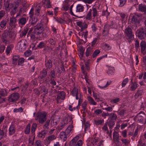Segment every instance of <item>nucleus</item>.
<instances>
[{
  "label": "nucleus",
  "mask_w": 146,
  "mask_h": 146,
  "mask_svg": "<svg viewBox=\"0 0 146 146\" xmlns=\"http://www.w3.org/2000/svg\"><path fill=\"white\" fill-rule=\"evenodd\" d=\"M13 5L12 4H10L8 0L6 1H4V6L6 10H10L13 6Z\"/></svg>",
  "instance_id": "4be33fe9"
},
{
  "label": "nucleus",
  "mask_w": 146,
  "mask_h": 146,
  "mask_svg": "<svg viewBox=\"0 0 146 146\" xmlns=\"http://www.w3.org/2000/svg\"><path fill=\"white\" fill-rule=\"evenodd\" d=\"M115 124V122L114 121H113V120H110L108 122V125L109 126L110 128H111L113 127Z\"/></svg>",
  "instance_id": "e2e57ef3"
},
{
  "label": "nucleus",
  "mask_w": 146,
  "mask_h": 146,
  "mask_svg": "<svg viewBox=\"0 0 146 146\" xmlns=\"http://www.w3.org/2000/svg\"><path fill=\"white\" fill-rule=\"evenodd\" d=\"M79 138L78 136L75 137L70 141L69 146H81L82 144V141L80 140L77 142Z\"/></svg>",
  "instance_id": "423d86ee"
},
{
  "label": "nucleus",
  "mask_w": 146,
  "mask_h": 146,
  "mask_svg": "<svg viewBox=\"0 0 146 146\" xmlns=\"http://www.w3.org/2000/svg\"><path fill=\"white\" fill-rule=\"evenodd\" d=\"M145 114L144 112L141 111L136 115L135 118L137 122L145 124H146V117Z\"/></svg>",
  "instance_id": "7ed1b4c3"
},
{
  "label": "nucleus",
  "mask_w": 146,
  "mask_h": 146,
  "mask_svg": "<svg viewBox=\"0 0 146 146\" xmlns=\"http://www.w3.org/2000/svg\"><path fill=\"white\" fill-rule=\"evenodd\" d=\"M19 94L18 93H13L8 97V100L10 102H13L16 101L19 98Z\"/></svg>",
  "instance_id": "1a4fd4ad"
},
{
  "label": "nucleus",
  "mask_w": 146,
  "mask_h": 146,
  "mask_svg": "<svg viewBox=\"0 0 146 146\" xmlns=\"http://www.w3.org/2000/svg\"><path fill=\"white\" fill-rule=\"evenodd\" d=\"M53 48L51 46H46V47H45L44 49V50L46 51L47 52H50L51 50H52Z\"/></svg>",
  "instance_id": "680f3d73"
},
{
  "label": "nucleus",
  "mask_w": 146,
  "mask_h": 146,
  "mask_svg": "<svg viewBox=\"0 0 146 146\" xmlns=\"http://www.w3.org/2000/svg\"><path fill=\"white\" fill-rule=\"evenodd\" d=\"M31 129V125L30 124H28L25 128V132L26 134H29L30 132Z\"/></svg>",
  "instance_id": "de8ad7c7"
},
{
  "label": "nucleus",
  "mask_w": 146,
  "mask_h": 146,
  "mask_svg": "<svg viewBox=\"0 0 146 146\" xmlns=\"http://www.w3.org/2000/svg\"><path fill=\"white\" fill-rule=\"evenodd\" d=\"M47 113L45 111H38L36 114L35 119L40 124H43L46 120Z\"/></svg>",
  "instance_id": "f03ea898"
},
{
  "label": "nucleus",
  "mask_w": 146,
  "mask_h": 146,
  "mask_svg": "<svg viewBox=\"0 0 146 146\" xmlns=\"http://www.w3.org/2000/svg\"><path fill=\"white\" fill-rule=\"evenodd\" d=\"M135 49L137 51H139V43L138 40H135Z\"/></svg>",
  "instance_id": "49530a36"
},
{
  "label": "nucleus",
  "mask_w": 146,
  "mask_h": 146,
  "mask_svg": "<svg viewBox=\"0 0 146 146\" xmlns=\"http://www.w3.org/2000/svg\"><path fill=\"white\" fill-rule=\"evenodd\" d=\"M59 121V118L56 117H54L51 122V125L52 126L56 125L58 123Z\"/></svg>",
  "instance_id": "393cba45"
},
{
  "label": "nucleus",
  "mask_w": 146,
  "mask_h": 146,
  "mask_svg": "<svg viewBox=\"0 0 146 146\" xmlns=\"http://www.w3.org/2000/svg\"><path fill=\"white\" fill-rule=\"evenodd\" d=\"M16 131V128L15 125L13 124H11L9 129V135H13Z\"/></svg>",
  "instance_id": "aec40b11"
},
{
  "label": "nucleus",
  "mask_w": 146,
  "mask_h": 146,
  "mask_svg": "<svg viewBox=\"0 0 146 146\" xmlns=\"http://www.w3.org/2000/svg\"><path fill=\"white\" fill-rule=\"evenodd\" d=\"M72 117L71 115L67 114L65 117L63 118V121L65 122V123H68V121H69V124L72 125L73 123L72 120Z\"/></svg>",
  "instance_id": "f8f14e48"
},
{
  "label": "nucleus",
  "mask_w": 146,
  "mask_h": 146,
  "mask_svg": "<svg viewBox=\"0 0 146 146\" xmlns=\"http://www.w3.org/2000/svg\"><path fill=\"white\" fill-rule=\"evenodd\" d=\"M17 19L13 16L10 17L9 19V26L11 27H15L16 26Z\"/></svg>",
  "instance_id": "a211bd4d"
},
{
  "label": "nucleus",
  "mask_w": 146,
  "mask_h": 146,
  "mask_svg": "<svg viewBox=\"0 0 146 146\" xmlns=\"http://www.w3.org/2000/svg\"><path fill=\"white\" fill-rule=\"evenodd\" d=\"M109 26L107 24L105 25L102 33V35L105 36H108L109 34Z\"/></svg>",
  "instance_id": "2eb2a0df"
},
{
  "label": "nucleus",
  "mask_w": 146,
  "mask_h": 146,
  "mask_svg": "<svg viewBox=\"0 0 146 146\" xmlns=\"http://www.w3.org/2000/svg\"><path fill=\"white\" fill-rule=\"evenodd\" d=\"M100 52V50L98 49L96 50L92 55V57L93 58L95 57Z\"/></svg>",
  "instance_id": "bf43d9fd"
},
{
  "label": "nucleus",
  "mask_w": 146,
  "mask_h": 146,
  "mask_svg": "<svg viewBox=\"0 0 146 146\" xmlns=\"http://www.w3.org/2000/svg\"><path fill=\"white\" fill-rule=\"evenodd\" d=\"M40 92L41 93H43V94L44 95L47 94L48 92V90L45 86H40Z\"/></svg>",
  "instance_id": "72a5a7b5"
},
{
  "label": "nucleus",
  "mask_w": 146,
  "mask_h": 146,
  "mask_svg": "<svg viewBox=\"0 0 146 146\" xmlns=\"http://www.w3.org/2000/svg\"><path fill=\"white\" fill-rule=\"evenodd\" d=\"M45 46H46V44L43 41H42L38 44L37 47L39 48H44Z\"/></svg>",
  "instance_id": "3c124183"
},
{
  "label": "nucleus",
  "mask_w": 146,
  "mask_h": 146,
  "mask_svg": "<svg viewBox=\"0 0 146 146\" xmlns=\"http://www.w3.org/2000/svg\"><path fill=\"white\" fill-rule=\"evenodd\" d=\"M87 99L90 105H96L97 104L94 101L93 98L91 96H88Z\"/></svg>",
  "instance_id": "58836bf2"
},
{
  "label": "nucleus",
  "mask_w": 146,
  "mask_h": 146,
  "mask_svg": "<svg viewBox=\"0 0 146 146\" xmlns=\"http://www.w3.org/2000/svg\"><path fill=\"white\" fill-rule=\"evenodd\" d=\"M45 4L46 7L48 8L51 7V5L50 4V2L49 0H44L42 2Z\"/></svg>",
  "instance_id": "8fccbe9b"
},
{
  "label": "nucleus",
  "mask_w": 146,
  "mask_h": 146,
  "mask_svg": "<svg viewBox=\"0 0 146 146\" xmlns=\"http://www.w3.org/2000/svg\"><path fill=\"white\" fill-rule=\"evenodd\" d=\"M71 93L73 96H75L76 100L78 99L79 92L78 89L76 87H74L72 90Z\"/></svg>",
  "instance_id": "5701e85b"
},
{
  "label": "nucleus",
  "mask_w": 146,
  "mask_h": 146,
  "mask_svg": "<svg viewBox=\"0 0 146 146\" xmlns=\"http://www.w3.org/2000/svg\"><path fill=\"white\" fill-rule=\"evenodd\" d=\"M45 124L43 125V128L44 129H48L50 120L48 119L46 120Z\"/></svg>",
  "instance_id": "a19ab883"
},
{
  "label": "nucleus",
  "mask_w": 146,
  "mask_h": 146,
  "mask_svg": "<svg viewBox=\"0 0 146 146\" xmlns=\"http://www.w3.org/2000/svg\"><path fill=\"white\" fill-rule=\"evenodd\" d=\"M27 41L24 39L21 40L18 43L17 48L19 51L22 52L27 47Z\"/></svg>",
  "instance_id": "39448f33"
},
{
  "label": "nucleus",
  "mask_w": 146,
  "mask_h": 146,
  "mask_svg": "<svg viewBox=\"0 0 146 146\" xmlns=\"http://www.w3.org/2000/svg\"><path fill=\"white\" fill-rule=\"evenodd\" d=\"M93 50L92 48L90 47H88L86 50V56L88 57L93 52Z\"/></svg>",
  "instance_id": "c85d7f7f"
},
{
  "label": "nucleus",
  "mask_w": 146,
  "mask_h": 146,
  "mask_svg": "<svg viewBox=\"0 0 146 146\" xmlns=\"http://www.w3.org/2000/svg\"><path fill=\"white\" fill-rule=\"evenodd\" d=\"M60 137L64 141H65L67 138L66 133L64 131L61 132L60 134Z\"/></svg>",
  "instance_id": "2f4dec72"
},
{
  "label": "nucleus",
  "mask_w": 146,
  "mask_h": 146,
  "mask_svg": "<svg viewBox=\"0 0 146 146\" xmlns=\"http://www.w3.org/2000/svg\"><path fill=\"white\" fill-rule=\"evenodd\" d=\"M66 96V94L63 91L60 92L58 93V96L56 98V100L57 102H58L59 100L60 99L64 100Z\"/></svg>",
  "instance_id": "dca6fc26"
},
{
  "label": "nucleus",
  "mask_w": 146,
  "mask_h": 146,
  "mask_svg": "<svg viewBox=\"0 0 146 146\" xmlns=\"http://www.w3.org/2000/svg\"><path fill=\"white\" fill-rule=\"evenodd\" d=\"M111 120H115L117 119V116L116 114L114 113H110L109 116Z\"/></svg>",
  "instance_id": "4d7b16f0"
},
{
  "label": "nucleus",
  "mask_w": 146,
  "mask_h": 146,
  "mask_svg": "<svg viewBox=\"0 0 146 146\" xmlns=\"http://www.w3.org/2000/svg\"><path fill=\"white\" fill-rule=\"evenodd\" d=\"M37 125V124L35 123H33L31 126V132L33 134H35V131L36 129Z\"/></svg>",
  "instance_id": "c03bdc74"
},
{
  "label": "nucleus",
  "mask_w": 146,
  "mask_h": 146,
  "mask_svg": "<svg viewBox=\"0 0 146 146\" xmlns=\"http://www.w3.org/2000/svg\"><path fill=\"white\" fill-rule=\"evenodd\" d=\"M55 72L54 70H51L48 72V75L45 78L44 82L46 84H51L55 86L56 83L54 80L55 76Z\"/></svg>",
  "instance_id": "f257e3e1"
},
{
  "label": "nucleus",
  "mask_w": 146,
  "mask_h": 146,
  "mask_svg": "<svg viewBox=\"0 0 146 146\" xmlns=\"http://www.w3.org/2000/svg\"><path fill=\"white\" fill-rule=\"evenodd\" d=\"M92 31L93 32H95L98 30V28L96 26V25L94 23H93L91 26Z\"/></svg>",
  "instance_id": "338daca9"
},
{
  "label": "nucleus",
  "mask_w": 146,
  "mask_h": 146,
  "mask_svg": "<svg viewBox=\"0 0 146 146\" xmlns=\"http://www.w3.org/2000/svg\"><path fill=\"white\" fill-rule=\"evenodd\" d=\"M7 94V91L5 89L1 90H0V104L5 101V98L2 97L6 96Z\"/></svg>",
  "instance_id": "9d476101"
},
{
  "label": "nucleus",
  "mask_w": 146,
  "mask_h": 146,
  "mask_svg": "<svg viewBox=\"0 0 146 146\" xmlns=\"http://www.w3.org/2000/svg\"><path fill=\"white\" fill-rule=\"evenodd\" d=\"M28 30L29 28L27 27L25 28L24 29L21 33L20 35V37L21 38L25 37L27 33Z\"/></svg>",
  "instance_id": "cd10ccee"
},
{
  "label": "nucleus",
  "mask_w": 146,
  "mask_h": 146,
  "mask_svg": "<svg viewBox=\"0 0 146 146\" xmlns=\"http://www.w3.org/2000/svg\"><path fill=\"white\" fill-rule=\"evenodd\" d=\"M47 133V131L46 130H42L38 132L37 135V137L39 138H40L42 139L44 138Z\"/></svg>",
  "instance_id": "a878e982"
},
{
  "label": "nucleus",
  "mask_w": 146,
  "mask_h": 146,
  "mask_svg": "<svg viewBox=\"0 0 146 146\" xmlns=\"http://www.w3.org/2000/svg\"><path fill=\"white\" fill-rule=\"evenodd\" d=\"M138 128L137 127L135 130V132L134 133L132 132H129V133L128 135H129L133 136V137L134 138L135 137L138 136Z\"/></svg>",
  "instance_id": "473e14b6"
},
{
  "label": "nucleus",
  "mask_w": 146,
  "mask_h": 146,
  "mask_svg": "<svg viewBox=\"0 0 146 146\" xmlns=\"http://www.w3.org/2000/svg\"><path fill=\"white\" fill-rule=\"evenodd\" d=\"M137 36L139 39L141 40L143 39L146 37V29L141 28L137 30Z\"/></svg>",
  "instance_id": "0eeeda50"
},
{
  "label": "nucleus",
  "mask_w": 146,
  "mask_h": 146,
  "mask_svg": "<svg viewBox=\"0 0 146 146\" xmlns=\"http://www.w3.org/2000/svg\"><path fill=\"white\" fill-rule=\"evenodd\" d=\"M119 134L117 132L115 131L113 133V142L117 145L118 144L119 142Z\"/></svg>",
  "instance_id": "f3484780"
},
{
  "label": "nucleus",
  "mask_w": 146,
  "mask_h": 146,
  "mask_svg": "<svg viewBox=\"0 0 146 146\" xmlns=\"http://www.w3.org/2000/svg\"><path fill=\"white\" fill-rule=\"evenodd\" d=\"M9 21L8 19H7V20H3L0 22V26L1 28H5V27L6 26L7 23Z\"/></svg>",
  "instance_id": "ea45409f"
},
{
  "label": "nucleus",
  "mask_w": 146,
  "mask_h": 146,
  "mask_svg": "<svg viewBox=\"0 0 146 146\" xmlns=\"http://www.w3.org/2000/svg\"><path fill=\"white\" fill-rule=\"evenodd\" d=\"M85 50V49L82 47V46H80L79 49L78 51L79 52V55L80 58H81L83 57L84 54V52Z\"/></svg>",
  "instance_id": "4c0bfd02"
},
{
  "label": "nucleus",
  "mask_w": 146,
  "mask_h": 146,
  "mask_svg": "<svg viewBox=\"0 0 146 146\" xmlns=\"http://www.w3.org/2000/svg\"><path fill=\"white\" fill-rule=\"evenodd\" d=\"M23 111V109L21 107L19 108H15L13 109V111L15 113L22 112Z\"/></svg>",
  "instance_id": "052dcab7"
},
{
  "label": "nucleus",
  "mask_w": 146,
  "mask_h": 146,
  "mask_svg": "<svg viewBox=\"0 0 146 146\" xmlns=\"http://www.w3.org/2000/svg\"><path fill=\"white\" fill-rule=\"evenodd\" d=\"M28 20V17H22L18 20V24L19 26L25 25Z\"/></svg>",
  "instance_id": "ddd939ff"
},
{
  "label": "nucleus",
  "mask_w": 146,
  "mask_h": 146,
  "mask_svg": "<svg viewBox=\"0 0 146 146\" xmlns=\"http://www.w3.org/2000/svg\"><path fill=\"white\" fill-rule=\"evenodd\" d=\"M138 9L141 12L146 13V5L140 4L138 5Z\"/></svg>",
  "instance_id": "bb28decb"
},
{
  "label": "nucleus",
  "mask_w": 146,
  "mask_h": 146,
  "mask_svg": "<svg viewBox=\"0 0 146 146\" xmlns=\"http://www.w3.org/2000/svg\"><path fill=\"white\" fill-rule=\"evenodd\" d=\"M73 127H74L72 125H69L66 129L65 131L66 133L68 134H70V133H72L73 130Z\"/></svg>",
  "instance_id": "c756f323"
},
{
  "label": "nucleus",
  "mask_w": 146,
  "mask_h": 146,
  "mask_svg": "<svg viewBox=\"0 0 146 146\" xmlns=\"http://www.w3.org/2000/svg\"><path fill=\"white\" fill-rule=\"evenodd\" d=\"M137 146H146V145L145 143H143L141 139H140L138 142Z\"/></svg>",
  "instance_id": "774afa93"
},
{
  "label": "nucleus",
  "mask_w": 146,
  "mask_h": 146,
  "mask_svg": "<svg viewBox=\"0 0 146 146\" xmlns=\"http://www.w3.org/2000/svg\"><path fill=\"white\" fill-rule=\"evenodd\" d=\"M125 33L129 39L131 38L133 36L132 34V29L130 27H128L126 29Z\"/></svg>",
  "instance_id": "4468645a"
},
{
  "label": "nucleus",
  "mask_w": 146,
  "mask_h": 146,
  "mask_svg": "<svg viewBox=\"0 0 146 146\" xmlns=\"http://www.w3.org/2000/svg\"><path fill=\"white\" fill-rule=\"evenodd\" d=\"M121 140L122 143L124 144L125 146H127L130 143L129 140L126 139L122 138Z\"/></svg>",
  "instance_id": "5fc2aeb1"
},
{
  "label": "nucleus",
  "mask_w": 146,
  "mask_h": 146,
  "mask_svg": "<svg viewBox=\"0 0 146 146\" xmlns=\"http://www.w3.org/2000/svg\"><path fill=\"white\" fill-rule=\"evenodd\" d=\"M44 31V27L41 23H38L34 27L33 32L35 35H39Z\"/></svg>",
  "instance_id": "20e7f679"
},
{
  "label": "nucleus",
  "mask_w": 146,
  "mask_h": 146,
  "mask_svg": "<svg viewBox=\"0 0 146 146\" xmlns=\"http://www.w3.org/2000/svg\"><path fill=\"white\" fill-rule=\"evenodd\" d=\"M43 144L42 141L40 140L36 141L35 143V146H42Z\"/></svg>",
  "instance_id": "69168bd1"
},
{
  "label": "nucleus",
  "mask_w": 146,
  "mask_h": 146,
  "mask_svg": "<svg viewBox=\"0 0 146 146\" xmlns=\"http://www.w3.org/2000/svg\"><path fill=\"white\" fill-rule=\"evenodd\" d=\"M115 72V69L113 67H110L108 71V74L109 75L114 74Z\"/></svg>",
  "instance_id": "79ce46f5"
},
{
  "label": "nucleus",
  "mask_w": 146,
  "mask_h": 146,
  "mask_svg": "<svg viewBox=\"0 0 146 146\" xmlns=\"http://www.w3.org/2000/svg\"><path fill=\"white\" fill-rule=\"evenodd\" d=\"M140 46L141 52L142 53H144L146 47V43L145 41L142 40L140 43Z\"/></svg>",
  "instance_id": "b1692460"
},
{
  "label": "nucleus",
  "mask_w": 146,
  "mask_h": 146,
  "mask_svg": "<svg viewBox=\"0 0 146 146\" xmlns=\"http://www.w3.org/2000/svg\"><path fill=\"white\" fill-rule=\"evenodd\" d=\"M20 56L18 55H14L13 56V60L12 61V63L13 64H16L17 61L19 58Z\"/></svg>",
  "instance_id": "a18cd8bd"
},
{
  "label": "nucleus",
  "mask_w": 146,
  "mask_h": 146,
  "mask_svg": "<svg viewBox=\"0 0 146 146\" xmlns=\"http://www.w3.org/2000/svg\"><path fill=\"white\" fill-rule=\"evenodd\" d=\"M41 8V7L40 6L36 7L35 11V15L36 16H38L41 15H40Z\"/></svg>",
  "instance_id": "e433bc0d"
},
{
  "label": "nucleus",
  "mask_w": 146,
  "mask_h": 146,
  "mask_svg": "<svg viewBox=\"0 0 146 146\" xmlns=\"http://www.w3.org/2000/svg\"><path fill=\"white\" fill-rule=\"evenodd\" d=\"M76 8V11L77 12H82L84 10V6L80 4L78 5Z\"/></svg>",
  "instance_id": "c9c22d12"
},
{
  "label": "nucleus",
  "mask_w": 146,
  "mask_h": 146,
  "mask_svg": "<svg viewBox=\"0 0 146 146\" xmlns=\"http://www.w3.org/2000/svg\"><path fill=\"white\" fill-rule=\"evenodd\" d=\"M52 62L51 60H48L46 58L45 59V65L46 70H49L52 67Z\"/></svg>",
  "instance_id": "6ab92c4d"
},
{
  "label": "nucleus",
  "mask_w": 146,
  "mask_h": 146,
  "mask_svg": "<svg viewBox=\"0 0 146 146\" xmlns=\"http://www.w3.org/2000/svg\"><path fill=\"white\" fill-rule=\"evenodd\" d=\"M56 137L54 135H52L47 137V142L49 143L52 140L56 139Z\"/></svg>",
  "instance_id": "37998d69"
},
{
  "label": "nucleus",
  "mask_w": 146,
  "mask_h": 146,
  "mask_svg": "<svg viewBox=\"0 0 146 146\" xmlns=\"http://www.w3.org/2000/svg\"><path fill=\"white\" fill-rule=\"evenodd\" d=\"M14 47L13 44H9L7 46L5 50V52L7 55H8L10 51L13 49Z\"/></svg>",
  "instance_id": "7c9ffc66"
},
{
  "label": "nucleus",
  "mask_w": 146,
  "mask_h": 146,
  "mask_svg": "<svg viewBox=\"0 0 146 146\" xmlns=\"http://www.w3.org/2000/svg\"><path fill=\"white\" fill-rule=\"evenodd\" d=\"M143 92V90H138L134 95L135 98H137L139 96H141L142 95Z\"/></svg>",
  "instance_id": "09e8293b"
},
{
  "label": "nucleus",
  "mask_w": 146,
  "mask_h": 146,
  "mask_svg": "<svg viewBox=\"0 0 146 146\" xmlns=\"http://www.w3.org/2000/svg\"><path fill=\"white\" fill-rule=\"evenodd\" d=\"M7 35L5 33L3 34L2 36V41L5 43H7Z\"/></svg>",
  "instance_id": "864d4df0"
},
{
  "label": "nucleus",
  "mask_w": 146,
  "mask_h": 146,
  "mask_svg": "<svg viewBox=\"0 0 146 146\" xmlns=\"http://www.w3.org/2000/svg\"><path fill=\"white\" fill-rule=\"evenodd\" d=\"M96 125H101L104 122V120L103 119H99L98 120H95L94 121Z\"/></svg>",
  "instance_id": "6e6d98bb"
},
{
  "label": "nucleus",
  "mask_w": 146,
  "mask_h": 146,
  "mask_svg": "<svg viewBox=\"0 0 146 146\" xmlns=\"http://www.w3.org/2000/svg\"><path fill=\"white\" fill-rule=\"evenodd\" d=\"M6 128V126H3L2 129H0V140L6 135V132L5 133L3 131L5 130V128L6 129V132L7 131Z\"/></svg>",
  "instance_id": "412c9836"
},
{
  "label": "nucleus",
  "mask_w": 146,
  "mask_h": 146,
  "mask_svg": "<svg viewBox=\"0 0 146 146\" xmlns=\"http://www.w3.org/2000/svg\"><path fill=\"white\" fill-rule=\"evenodd\" d=\"M141 19V16L140 14H135L132 18L131 22L133 24H139Z\"/></svg>",
  "instance_id": "6e6552de"
},
{
  "label": "nucleus",
  "mask_w": 146,
  "mask_h": 146,
  "mask_svg": "<svg viewBox=\"0 0 146 146\" xmlns=\"http://www.w3.org/2000/svg\"><path fill=\"white\" fill-rule=\"evenodd\" d=\"M87 102L86 101H85L82 104L81 106L82 108V110L84 111L86 110L87 109Z\"/></svg>",
  "instance_id": "13d9d810"
},
{
  "label": "nucleus",
  "mask_w": 146,
  "mask_h": 146,
  "mask_svg": "<svg viewBox=\"0 0 146 146\" xmlns=\"http://www.w3.org/2000/svg\"><path fill=\"white\" fill-rule=\"evenodd\" d=\"M47 72L45 68L43 69L40 72L39 79L40 81H44V78L46 77L47 75Z\"/></svg>",
  "instance_id": "9b49d317"
},
{
  "label": "nucleus",
  "mask_w": 146,
  "mask_h": 146,
  "mask_svg": "<svg viewBox=\"0 0 146 146\" xmlns=\"http://www.w3.org/2000/svg\"><path fill=\"white\" fill-rule=\"evenodd\" d=\"M25 59L23 58H19L18 60V65L20 66H23V63L24 62Z\"/></svg>",
  "instance_id": "603ef678"
},
{
  "label": "nucleus",
  "mask_w": 146,
  "mask_h": 146,
  "mask_svg": "<svg viewBox=\"0 0 146 146\" xmlns=\"http://www.w3.org/2000/svg\"><path fill=\"white\" fill-rule=\"evenodd\" d=\"M133 80H131V81L132 82V84H131V86L130 87V90L131 91L135 90L137 87V84L136 82H132Z\"/></svg>",
  "instance_id": "f704fd0d"
},
{
  "label": "nucleus",
  "mask_w": 146,
  "mask_h": 146,
  "mask_svg": "<svg viewBox=\"0 0 146 146\" xmlns=\"http://www.w3.org/2000/svg\"><path fill=\"white\" fill-rule=\"evenodd\" d=\"M92 10L91 9H90L88 13V14L86 16V19L88 20H90L91 17V12Z\"/></svg>",
  "instance_id": "0e129e2a"
}]
</instances>
